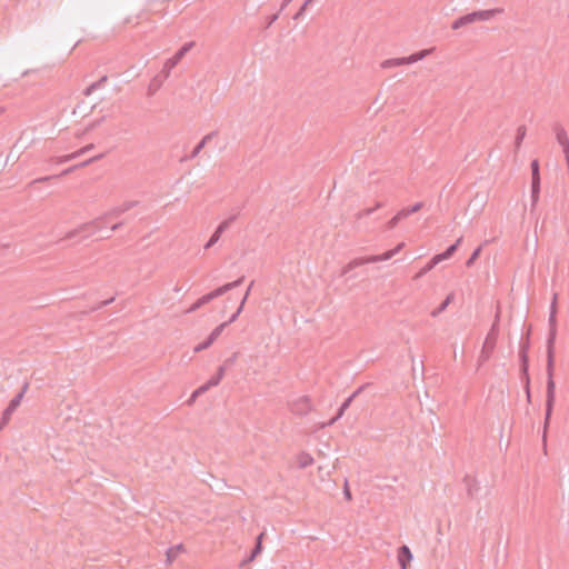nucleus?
I'll list each match as a JSON object with an SVG mask.
<instances>
[{"instance_id": "obj_59", "label": "nucleus", "mask_w": 569, "mask_h": 569, "mask_svg": "<svg viewBox=\"0 0 569 569\" xmlns=\"http://www.w3.org/2000/svg\"><path fill=\"white\" fill-rule=\"evenodd\" d=\"M292 0H283L281 6H280V9H279V12L283 11L286 9V7L291 2Z\"/></svg>"}, {"instance_id": "obj_36", "label": "nucleus", "mask_w": 569, "mask_h": 569, "mask_svg": "<svg viewBox=\"0 0 569 569\" xmlns=\"http://www.w3.org/2000/svg\"><path fill=\"white\" fill-rule=\"evenodd\" d=\"M208 390L203 387V386H200L199 388H197L192 393H191V397L189 398V400L187 401L188 405H192L196 399L200 396H202L204 392H207Z\"/></svg>"}, {"instance_id": "obj_63", "label": "nucleus", "mask_w": 569, "mask_h": 569, "mask_svg": "<svg viewBox=\"0 0 569 569\" xmlns=\"http://www.w3.org/2000/svg\"><path fill=\"white\" fill-rule=\"evenodd\" d=\"M263 537H264V532L259 533V535L257 536V538H256V542H254V543H260V545H262V539H263Z\"/></svg>"}, {"instance_id": "obj_45", "label": "nucleus", "mask_w": 569, "mask_h": 569, "mask_svg": "<svg viewBox=\"0 0 569 569\" xmlns=\"http://www.w3.org/2000/svg\"><path fill=\"white\" fill-rule=\"evenodd\" d=\"M217 136H218V131H211V132L207 133L206 136H203L199 142H203V143L210 142L212 139L217 138Z\"/></svg>"}, {"instance_id": "obj_16", "label": "nucleus", "mask_w": 569, "mask_h": 569, "mask_svg": "<svg viewBox=\"0 0 569 569\" xmlns=\"http://www.w3.org/2000/svg\"><path fill=\"white\" fill-rule=\"evenodd\" d=\"M529 348L530 340L529 337L522 339L519 346V367H529Z\"/></svg>"}, {"instance_id": "obj_20", "label": "nucleus", "mask_w": 569, "mask_h": 569, "mask_svg": "<svg viewBox=\"0 0 569 569\" xmlns=\"http://www.w3.org/2000/svg\"><path fill=\"white\" fill-rule=\"evenodd\" d=\"M108 81V77L107 76H102L99 80L92 82L91 84H89L84 90H83V94L84 96H90L94 90L103 87L106 84V82Z\"/></svg>"}, {"instance_id": "obj_40", "label": "nucleus", "mask_w": 569, "mask_h": 569, "mask_svg": "<svg viewBox=\"0 0 569 569\" xmlns=\"http://www.w3.org/2000/svg\"><path fill=\"white\" fill-rule=\"evenodd\" d=\"M212 343H213V341L209 337H207V339L204 341H202L201 343H199L194 347L193 351L194 352L203 351V350L208 349Z\"/></svg>"}, {"instance_id": "obj_48", "label": "nucleus", "mask_w": 569, "mask_h": 569, "mask_svg": "<svg viewBox=\"0 0 569 569\" xmlns=\"http://www.w3.org/2000/svg\"><path fill=\"white\" fill-rule=\"evenodd\" d=\"M423 208V202H417L413 206L408 208L410 214L418 212Z\"/></svg>"}, {"instance_id": "obj_44", "label": "nucleus", "mask_w": 569, "mask_h": 569, "mask_svg": "<svg viewBox=\"0 0 569 569\" xmlns=\"http://www.w3.org/2000/svg\"><path fill=\"white\" fill-rule=\"evenodd\" d=\"M82 232H86V230H82V229H81V224H80L78 228H76V229H73V230H70V231L66 234L64 239H73L76 236H78V234H80V233H82Z\"/></svg>"}, {"instance_id": "obj_29", "label": "nucleus", "mask_w": 569, "mask_h": 569, "mask_svg": "<svg viewBox=\"0 0 569 569\" xmlns=\"http://www.w3.org/2000/svg\"><path fill=\"white\" fill-rule=\"evenodd\" d=\"M181 60L177 58L176 54H173L171 58H169L164 64L162 70L168 72L170 74L171 70L180 62Z\"/></svg>"}, {"instance_id": "obj_1", "label": "nucleus", "mask_w": 569, "mask_h": 569, "mask_svg": "<svg viewBox=\"0 0 569 569\" xmlns=\"http://www.w3.org/2000/svg\"><path fill=\"white\" fill-rule=\"evenodd\" d=\"M549 333L547 338V387H546V410L543 419L542 440L546 445L547 431L551 421V416L556 402V382L553 380L555 372V342L557 337V313L550 310L549 313Z\"/></svg>"}, {"instance_id": "obj_46", "label": "nucleus", "mask_w": 569, "mask_h": 569, "mask_svg": "<svg viewBox=\"0 0 569 569\" xmlns=\"http://www.w3.org/2000/svg\"><path fill=\"white\" fill-rule=\"evenodd\" d=\"M343 496H345V499L347 501H351L352 500V495H351V491H350V488H349V485H348L347 480L345 481V486H343Z\"/></svg>"}, {"instance_id": "obj_35", "label": "nucleus", "mask_w": 569, "mask_h": 569, "mask_svg": "<svg viewBox=\"0 0 569 569\" xmlns=\"http://www.w3.org/2000/svg\"><path fill=\"white\" fill-rule=\"evenodd\" d=\"M316 0H305V2L302 3V6L299 8V10L295 13V16L292 17L293 20H298L300 18L303 17L307 8L313 3Z\"/></svg>"}, {"instance_id": "obj_58", "label": "nucleus", "mask_w": 569, "mask_h": 569, "mask_svg": "<svg viewBox=\"0 0 569 569\" xmlns=\"http://www.w3.org/2000/svg\"><path fill=\"white\" fill-rule=\"evenodd\" d=\"M122 226H123V221H119V222H117V223H114V224H112V226H111V230H112V231H117V230H119Z\"/></svg>"}, {"instance_id": "obj_50", "label": "nucleus", "mask_w": 569, "mask_h": 569, "mask_svg": "<svg viewBox=\"0 0 569 569\" xmlns=\"http://www.w3.org/2000/svg\"><path fill=\"white\" fill-rule=\"evenodd\" d=\"M202 306V303H200V300L198 299L196 302H193L190 308L186 311L187 313H191V312H194L197 311L198 309H200Z\"/></svg>"}, {"instance_id": "obj_10", "label": "nucleus", "mask_w": 569, "mask_h": 569, "mask_svg": "<svg viewBox=\"0 0 569 569\" xmlns=\"http://www.w3.org/2000/svg\"><path fill=\"white\" fill-rule=\"evenodd\" d=\"M311 410V400L303 396L291 403V411L298 416H305Z\"/></svg>"}, {"instance_id": "obj_53", "label": "nucleus", "mask_w": 569, "mask_h": 569, "mask_svg": "<svg viewBox=\"0 0 569 569\" xmlns=\"http://www.w3.org/2000/svg\"><path fill=\"white\" fill-rule=\"evenodd\" d=\"M400 221L398 220V218L395 216L393 218H391L388 223H387V228L388 229H393Z\"/></svg>"}, {"instance_id": "obj_26", "label": "nucleus", "mask_w": 569, "mask_h": 569, "mask_svg": "<svg viewBox=\"0 0 569 569\" xmlns=\"http://www.w3.org/2000/svg\"><path fill=\"white\" fill-rule=\"evenodd\" d=\"M553 131L556 133L557 142H569L567 131L561 124L556 123Z\"/></svg>"}, {"instance_id": "obj_24", "label": "nucleus", "mask_w": 569, "mask_h": 569, "mask_svg": "<svg viewBox=\"0 0 569 569\" xmlns=\"http://www.w3.org/2000/svg\"><path fill=\"white\" fill-rule=\"evenodd\" d=\"M183 550H184V548H183V546H182V545H177V546H174V547L169 548V549L167 550V552H166V556H167V562H168V563H172V562L176 560V558L178 557V555H179L181 551H183Z\"/></svg>"}, {"instance_id": "obj_2", "label": "nucleus", "mask_w": 569, "mask_h": 569, "mask_svg": "<svg viewBox=\"0 0 569 569\" xmlns=\"http://www.w3.org/2000/svg\"><path fill=\"white\" fill-rule=\"evenodd\" d=\"M500 316H501V309H500V306L498 305L496 315H495V320L486 336V339L483 341V345H482V348H481V351H480V355L478 358L479 366L487 362L495 351L497 340L499 337Z\"/></svg>"}, {"instance_id": "obj_8", "label": "nucleus", "mask_w": 569, "mask_h": 569, "mask_svg": "<svg viewBox=\"0 0 569 569\" xmlns=\"http://www.w3.org/2000/svg\"><path fill=\"white\" fill-rule=\"evenodd\" d=\"M236 219L237 214H232L228 219L220 222L216 230L213 231V233L211 234V237L209 238V240L207 241V243L204 244V249H209L212 246H214L219 241L222 233L236 221Z\"/></svg>"}, {"instance_id": "obj_34", "label": "nucleus", "mask_w": 569, "mask_h": 569, "mask_svg": "<svg viewBox=\"0 0 569 569\" xmlns=\"http://www.w3.org/2000/svg\"><path fill=\"white\" fill-rule=\"evenodd\" d=\"M481 247L479 246L478 248H476L472 253L470 254V257L467 259L466 261V267L470 268L475 264V262L477 261V259L479 258L480 253H481Z\"/></svg>"}, {"instance_id": "obj_18", "label": "nucleus", "mask_w": 569, "mask_h": 569, "mask_svg": "<svg viewBox=\"0 0 569 569\" xmlns=\"http://www.w3.org/2000/svg\"><path fill=\"white\" fill-rule=\"evenodd\" d=\"M462 241L463 237H460L456 240L455 243L450 244L443 252L436 254L438 259H440V262L451 258L456 253Z\"/></svg>"}, {"instance_id": "obj_54", "label": "nucleus", "mask_w": 569, "mask_h": 569, "mask_svg": "<svg viewBox=\"0 0 569 569\" xmlns=\"http://www.w3.org/2000/svg\"><path fill=\"white\" fill-rule=\"evenodd\" d=\"M11 152L4 158L3 151H0V167L6 166L7 162L10 160Z\"/></svg>"}, {"instance_id": "obj_47", "label": "nucleus", "mask_w": 569, "mask_h": 569, "mask_svg": "<svg viewBox=\"0 0 569 569\" xmlns=\"http://www.w3.org/2000/svg\"><path fill=\"white\" fill-rule=\"evenodd\" d=\"M243 307H244V306H242L241 303L239 305V307H238L237 311H236L233 315H231L230 319L227 321V322H229V325H230V323H232V322H234V321L237 320V318L239 317V315L242 312Z\"/></svg>"}, {"instance_id": "obj_19", "label": "nucleus", "mask_w": 569, "mask_h": 569, "mask_svg": "<svg viewBox=\"0 0 569 569\" xmlns=\"http://www.w3.org/2000/svg\"><path fill=\"white\" fill-rule=\"evenodd\" d=\"M405 64H408L407 57L391 58V59H387V60L382 61L381 68L388 69V68H393V67H399V66H405Z\"/></svg>"}, {"instance_id": "obj_52", "label": "nucleus", "mask_w": 569, "mask_h": 569, "mask_svg": "<svg viewBox=\"0 0 569 569\" xmlns=\"http://www.w3.org/2000/svg\"><path fill=\"white\" fill-rule=\"evenodd\" d=\"M409 216H410V213H409V211H408V208H403V209H401V210L396 214V217L398 218V220H399V221H401L402 219H405V218H407V217H409Z\"/></svg>"}, {"instance_id": "obj_7", "label": "nucleus", "mask_w": 569, "mask_h": 569, "mask_svg": "<svg viewBox=\"0 0 569 569\" xmlns=\"http://www.w3.org/2000/svg\"><path fill=\"white\" fill-rule=\"evenodd\" d=\"M531 169V201L532 206H535L539 200L540 194V163L538 159H533L530 163Z\"/></svg>"}, {"instance_id": "obj_51", "label": "nucleus", "mask_w": 569, "mask_h": 569, "mask_svg": "<svg viewBox=\"0 0 569 569\" xmlns=\"http://www.w3.org/2000/svg\"><path fill=\"white\" fill-rule=\"evenodd\" d=\"M253 284H254V281H251V282H250V284L248 286V288H247V290H246V293H244L243 298H242V299H241V301H240V303H241L242 306H244V305H246V301H247V299H248V297H249V295H250V291H251V289H252Z\"/></svg>"}, {"instance_id": "obj_42", "label": "nucleus", "mask_w": 569, "mask_h": 569, "mask_svg": "<svg viewBox=\"0 0 569 569\" xmlns=\"http://www.w3.org/2000/svg\"><path fill=\"white\" fill-rule=\"evenodd\" d=\"M438 263H440V259H438L437 256H433L429 262L423 267V269L427 270V272L431 271Z\"/></svg>"}, {"instance_id": "obj_11", "label": "nucleus", "mask_w": 569, "mask_h": 569, "mask_svg": "<svg viewBox=\"0 0 569 569\" xmlns=\"http://www.w3.org/2000/svg\"><path fill=\"white\" fill-rule=\"evenodd\" d=\"M397 560L400 569H408L412 560V553L407 545L398 548Z\"/></svg>"}, {"instance_id": "obj_22", "label": "nucleus", "mask_w": 569, "mask_h": 569, "mask_svg": "<svg viewBox=\"0 0 569 569\" xmlns=\"http://www.w3.org/2000/svg\"><path fill=\"white\" fill-rule=\"evenodd\" d=\"M433 49H425V50H420V51H417V52H413L411 53L410 56L407 57V60H408V64H411V63H415V62H418L420 60H422L423 58H426Z\"/></svg>"}, {"instance_id": "obj_25", "label": "nucleus", "mask_w": 569, "mask_h": 569, "mask_svg": "<svg viewBox=\"0 0 569 569\" xmlns=\"http://www.w3.org/2000/svg\"><path fill=\"white\" fill-rule=\"evenodd\" d=\"M453 300V293H450L446 297V299L431 312L432 317L439 316L441 312H443L447 307L451 303Z\"/></svg>"}, {"instance_id": "obj_23", "label": "nucleus", "mask_w": 569, "mask_h": 569, "mask_svg": "<svg viewBox=\"0 0 569 569\" xmlns=\"http://www.w3.org/2000/svg\"><path fill=\"white\" fill-rule=\"evenodd\" d=\"M261 551H262V545L254 543L253 548L250 551V555L241 561L240 566L243 567L244 565L253 561L261 553Z\"/></svg>"}, {"instance_id": "obj_17", "label": "nucleus", "mask_w": 569, "mask_h": 569, "mask_svg": "<svg viewBox=\"0 0 569 569\" xmlns=\"http://www.w3.org/2000/svg\"><path fill=\"white\" fill-rule=\"evenodd\" d=\"M108 220H110V218H109V216H107V212H104L100 217H98L89 222L82 223L81 229L86 230V231L93 229V231H97V230H100Z\"/></svg>"}, {"instance_id": "obj_15", "label": "nucleus", "mask_w": 569, "mask_h": 569, "mask_svg": "<svg viewBox=\"0 0 569 569\" xmlns=\"http://www.w3.org/2000/svg\"><path fill=\"white\" fill-rule=\"evenodd\" d=\"M463 483L466 486L467 497L473 499L480 490V486L475 477L466 475L463 477Z\"/></svg>"}, {"instance_id": "obj_61", "label": "nucleus", "mask_w": 569, "mask_h": 569, "mask_svg": "<svg viewBox=\"0 0 569 569\" xmlns=\"http://www.w3.org/2000/svg\"><path fill=\"white\" fill-rule=\"evenodd\" d=\"M427 272L426 269L421 268L420 271L416 274L415 279L423 277Z\"/></svg>"}, {"instance_id": "obj_9", "label": "nucleus", "mask_w": 569, "mask_h": 569, "mask_svg": "<svg viewBox=\"0 0 569 569\" xmlns=\"http://www.w3.org/2000/svg\"><path fill=\"white\" fill-rule=\"evenodd\" d=\"M366 386H361L359 387L356 391H353L347 399H345V401L341 403L340 408L338 409L336 416L333 418H331L329 420V422L327 423L328 426H331L333 425L336 421H338L345 413V411L350 407V405L352 403V401L355 400L356 397H358L362 390L365 389Z\"/></svg>"}, {"instance_id": "obj_32", "label": "nucleus", "mask_w": 569, "mask_h": 569, "mask_svg": "<svg viewBox=\"0 0 569 569\" xmlns=\"http://www.w3.org/2000/svg\"><path fill=\"white\" fill-rule=\"evenodd\" d=\"M382 206H383V203L378 201L373 208H368L362 211H359L356 214V217H357V219H362L363 217H368L371 213H373L377 209L381 208Z\"/></svg>"}, {"instance_id": "obj_31", "label": "nucleus", "mask_w": 569, "mask_h": 569, "mask_svg": "<svg viewBox=\"0 0 569 569\" xmlns=\"http://www.w3.org/2000/svg\"><path fill=\"white\" fill-rule=\"evenodd\" d=\"M229 326V322H222L218 327H216L211 333L208 336L213 342L219 338L226 327Z\"/></svg>"}, {"instance_id": "obj_60", "label": "nucleus", "mask_w": 569, "mask_h": 569, "mask_svg": "<svg viewBox=\"0 0 569 569\" xmlns=\"http://www.w3.org/2000/svg\"><path fill=\"white\" fill-rule=\"evenodd\" d=\"M427 272L426 269L421 268L420 271L416 274L415 279L423 277Z\"/></svg>"}, {"instance_id": "obj_27", "label": "nucleus", "mask_w": 569, "mask_h": 569, "mask_svg": "<svg viewBox=\"0 0 569 569\" xmlns=\"http://www.w3.org/2000/svg\"><path fill=\"white\" fill-rule=\"evenodd\" d=\"M312 463H313V458L309 453H307L305 451L299 453L298 465L300 468L305 469V468L311 466Z\"/></svg>"}, {"instance_id": "obj_64", "label": "nucleus", "mask_w": 569, "mask_h": 569, "mask_svg": "<svg viewBox=\"0 0 569 569\" xmlns=\"http://www.w3.org/2000/svg\"><path fill=\"white\" fill-rule=\"evenodd\" d=\"M237 353H234L231 358L227 359L223 365L229 366L231 365L236 359Z\"/></svg>"}, {"instance_id": "obj_38", "label": "nucleus", "mask_w": 569, "mask_h": 569, "mask_svg": "<svg viewBox=\"0 0 569 569\" xmlns=\"http://www.w3.org/2000/svg\"><path fill=\"white\" fill-rule=\"evenodd\" d=\"M280 12L272 13L266 18L263 29H269L279 18Z\"/></svg>"}, {"instance_id": "obj_28", "label": "nucleus", "mask_w": 569, "mask_h": 569, "mask_svg": "<svg viewBox=\"0 0 569 569\" xmlns=\"http://www.w3.org/2000/svg\"><path fill=\"white\" fill-rule=\"evenodd\" d=\"M196 46L194 41H189L183 43L177 51L176 56L178 59L182 60L184 56Z\"/></svg>"}, {"instance_id": "obj_13", "label": "nucleus", "mask_w": 569, "mask_h": 569, "mask_svg": "<svg viewBox=\"0 0 569 569\" xmlns=\"http://www.w3.org/2000/svg\"><path fill=\"white\" fill-rule=\"evenodd\" d=\"M139 201L132 200V201H126L122 204L112 208L111 210L107 211V216H109L110 219H116L122 216L124 212L131 210L136 206H138Z\"/></svg>"}, {"instance_id": "obj_33", "label": "nucleus", "mask_w": 569, "mask_h": 569, "mask_svg": "<svg viewBox=\"0 0 569 569\" xmlns=\"http://www.w3.org/2000/svg\"><path fill=\"white\" fill-rule=\"evenodd\" d=\"M520 380L525 386H530V375H529V367H520Z\"/></svg>"}, {"instance_id": "obj_62", "label": "nucleus", "mask_w": 569, "mask_h": 569, "mask_svg": "<svg viewBox=\"0 0 569 569\" xmlns=\"http://www.w3.org/2000/svg\"><path fill=\"white\" fill-rule=\"evenodd\" d=\"M427 272L426 269L421 268L420 271L416 274L415 279L423 277Z\"/></svg>"}, {"instance_id": "obj_6", "label": "nucleus", "mask_w": 569, "mask_h": 569, "mask_svg": "<svg viewBox=\"0 0 569 569\" xmlns=\"http://www.w3.org/2000/svg\"><path fill=\"white\" fill-rule=\"evenodd\" d=\"M103 156H104L103 152L92 156V157L88 158L87 160L80 162L79 164H76L73 167H70V168L63 170L60 174L46 176V177L34 179L29 183V187H34L37 183L47 182V181H50L53 179H58L59 177H62V176H66V174L72 172L77 168L86 167V166L90 164L91 162L101 159Z\"/></svg>"}, {"instance_id": "obj_56", "label": "nucleus", "mask_w": 569, "mask_h": 569, "mask_svg": "<svg viewBox=\"0 0 569 569\" xmlns=\"http://www.w3.org/2000/svg\"><path fill=\"white\" fill-rule=\"evenodd\" d=\"M557 299H558V295L555 293L553 295V299H552L551 305H550V310H555L556 313L558 312Z\"/></svg>"}, {"instance_id": "obj_5", "label": "nucleus", "mask_w": 569, "mask_h": 569, "mask_svg": "<svg viewBox=\"0 0 569 569\" xmlns=\"http://www.w3.org/2000/svg\"><path fill=\"white\" fill-rule=\"evenodd\" d=\"M29 388V382H24L20 392H18L12 399L11 401L9 402L8 407L3 410L2 412V416H1V420H0V431L9 423V421L11 420V416L13 415V412L18 409V407L20 406L23 397H24V393L26 391L28 390Z\"/></svg>"}, {"instance_id": "obj_41", "label": "nucleus", "mask_w": 569, "mask_h": 569, "mask_svg": "<svg viewBox=\"0 0 569 569\" xmlns=\"http://www.w3.org/2000/svg\"><path fill=\"white\" fill-rule=\"evenodd\" d=\"M527 129L525 126H520L517 129L515 141L513 142H522L526 137Z\"/></svg>"}, {"instance_id": "obj_21", "label": "nucleus", "mask_w": 569, "mask_h": 569, "mask_svg": "<svg viewBox=\"0 0 569 569\" xmlns=\"http://www.w3.org/2000/svg\"><path fill=\"white\" fill-rule=\"evenodd\" d=\"M93 146L94 144H88L87 147L80 149L79 151H74V152H72V153H70L68 156L61 157V158H59V162H66V161H69L71 159H76V158H78V157H80L82 154H86V153H88L92 149Z\"/></svg>"}, {"instance_id": "obj_57", "label": "nucleus", "mask_w": 569, "mask_h": 569, "mask_svg": "<svg viewBox=\"0 0 569 569\" xmlns=\"http://www.w3.org/2000/svg\"><path fill=\"white\" fill-rule=\"evenodd\" d=\"M224 373H226V365H222L217 369V372L214 375H218L219 377H221L223 379Z\"/></svg>"}, {"instance_id": "obj_37", "label": "nucleus", "mask_w": 569, "mask_h": 569, "mask_svg": "<svg viewBox=\"0 0 569 569\" xmlns=\"http://www.w3.org/2000/svg\"><path fill=\"white\" fill-rule=\"evenodd\" d=\"M222 378L219 377L218 375H213L206 383H203L202 386L209 390L210 388L212 387H216L218 386L220 382H221Z\"/></svg>"}, {"instance_id": "obj_55", "label": "nucleus", "mask_w": 569, "mask_h": 569, "mask_svg": "<svg viewBox=\"0 0 569 569\" xmlns=\"http://www.w3.org/2000/svg\"><path fill=\"white\" fill-rule=\"evenodd\" d=\"M525 393H526V400L528 403H531V389L530 386L523 387Z\"/></svg>"}, {"instance_id": "obj_49", "label": "nucleus", "mask_w": 569, "mask_h": 569, "mask_svg": "<svg viewBox=\"0 0 569 569\" xmlns=\"http://www.w3.org/2000/svg\"><path fill=\"white\" fill-rule=\"evenodd\" d=\"M199 300H200V303H202V306H204V305L209 303L210 301H212L213 297H212L211 292H208V293L203 295L202 297H200Z\"/></svg>"}, {"instance_id": "obj_4", "label": "nucleus", "mask_w": 569, "mask_h": 569, "mask_svg": "<svg viewBox=\"0 0 569 569\" xmlns=\"http://www.w3.org/2000/svg\"><path fill=\"white\" fill-rule=\"evenodd\" d=\"M403 247H405V243L400 242L393 249L388 250V251L383 252L382 254H375V256H369V257L355 258V259H352L349 263H347L343 267V269L341 271V276H346L351 270H353V269H356V268H358L360 266L367 264V263H373V262L389 260L393 256H396Z\"/></svg>"}, {"instance_id": "obj_14", "label": "nucleus", "mask_w": 569, "mask_h": 569, "mask_svg": "<svg viewBox=\"0 0 569 569\" xmlns=\"http://www.w3.org/2000/svg\"><path fill=\"white\" fill-rule=\"evenodd\" d=\"M169 73L166 72L164 70H161L158 74H156L150 83H149V87H148V94L149 96H152L156 93V91H158L161 86L163 84V82L169 78Z\"/></svg>"}, {"instance_id": "obj_3", "label": "nucleus", "mask_w": 569, "mask_h": 569, "mask_svg": "<svg viewBox=\"0 0 569 569\" xmlns=\"http://www.w3.org/2000/svg\"><path fill=\"white\" fill-rule=\"evenodd\" d=\"M503 13L502 8H493L488 10H477L463 16L458 17L451 23L452 30H458L468 24L475 23L477 21H487L496 17L497 14Z\"/></svg>"}, {"instance_id": "obj_39", "label": "nucleus", "mask_w": 569, "mask_h": 569, "mask_svg": "<svg viewBox=\"0 0 569 569\" xmlns=\"http://www.w3.org/2000/svg\"><path fill=\"white\" fill-rule=\"evenodd\" d=\"M206 144H196L193 147V149L191 150L190 154L189 156H183L180 158V161H184V160H188V159H192L194 158L200 151L201 149L204 147Z\"/></svg>"}, {"instance_id": "obj_43", "label": "nucleus", "mask_w": 569, "mask_h": 569, "mask_svg": "<svg viewBox=\"0 0 569 569\" xmlns=\"http://www.w3.org/2000/svg\"><path fill=\"white\" fill-rule=\"evenodd\" d=\"M113 301H114V297H112L110 299H107V300H103V301L99 302L98 305L93 306L90 311H97V310H99V309H101L103 307L109 306Z\"/></svg>"}, {"instance_id": "obj_30", "label": "nucleus", "mask_w": 569, "mask_h": 569, "mask_svg": "<svg viewBox=\"0 0 569 569\" xmlns=\"http://www.w3.org/2000/svg\"><path fill=\"white\" fill-rule=\"evenodd\" d=\"M181 60L177 58L176 54H173L171 58H169L164 64L162 70L168 72L170 74L171 70L180 62Z\"/></svg>"}, {"instance_id": "obj_12", "label": "nucleus", "mask_w": 569, "mask_h": 569, "mask_svg": "<svg viewBox=\"0 0 569 569\" xmlns=\"http://www.w3.org/2000/svg\"><path fill=\"white\" fill-rule=\"evenodd\" d=\"M244 281V276L239 277L237 280L232 282L224 283L221 287L216 288L214 290L210 291L213 299L221 297L226 292L240 287Z\"/></svg>"}]
</instances>
